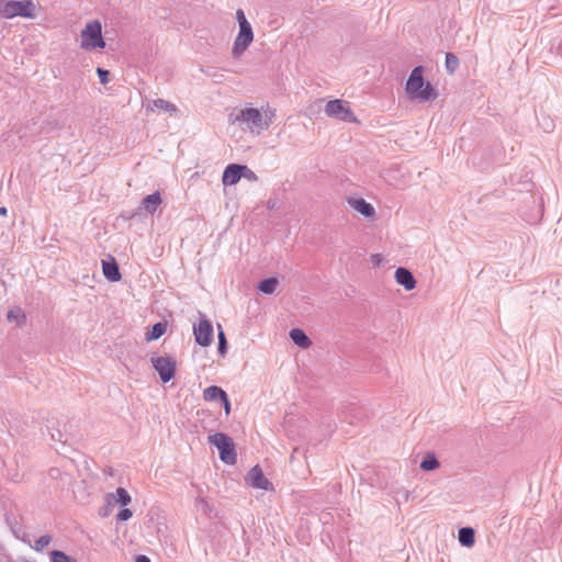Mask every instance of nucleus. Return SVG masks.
<instances>
[{"instance_id":"obj_1","label":"nucleus","mask_w":562,"mask_h":562,"mask_svg":"<svg viewBox=\"0 0 562 562\" xmlns=\"http://www.w3.org/2000/svg\"><path fill=\"white\" fill-rule=\"evenodd\" d=\"M424 70L423 66H416L406 81L405 91L412 100L427 102L438 97V92L431 83L425 81Z\"/></svg>"},{"instance_id":"obj_2","label":"nucleus","mask_w":562,"mask_h":562,"mask_svg":"<svg viewBox=\"0 0 562 562\" xmlns=\"http://www.w3.org/2000/svg\"><path fill=\"white\" fill-rule=\"evenodd\" d=\"M274 115L273 112H271V115L268 116L267 114L263 116L262 113L256 109V108H246L240 110L235 117L233 119V122H238L241 124H245L246 127L251 132L256 134H260L262 131L267 130L269 125L272 123V116Z\"/></svg>"},{"instance_id":"obj_3","label":"nucleus","mask_w":562,"mask_h":562,"mask_svg":"<svg viewBox=\"0 0 562 562\" xmlns=\"http://www.w3.org/2000/svg\"><path fill=\"white\" fill-rule=\"evenodd\" d=\"M0 16L8 20L15 16L34 19L35 5L32 0H0Z\"/></svg>"},{"instance_id":"obj_4","label":"nucleus","mask_w":562,"mask_h":562,"mask_svg":"<svg viewBox=\"0 0 562 562\" xmlns=\"http://www.w3.org/2000/svg\"><path fill=\"white\" fill-rule=\"evenodd\" d=\"M80 47L85 50L102 49L105 41L102 36V25L99 20L88 22L80 34Z\"/></svg>"},{"instance_id":"obj_5","label":"nucleus","mask_w":562,"mask_h":562,"mask_svg":"<svg viewBox=\"0 0 562 562\" xmlns=\"http://www.w3.org/2000/svg\"><path fill=\"white\" fill-rule=\"evenodd\" d=\"M209 442L218 450L220 460L228 465L237 462V453L233 439L224 432H215L209 436Z\"/></svg>"},{"instance_id":"obj_6","label":"nucleus","mask_w":562,"mask_h":562,"mask_svg":"<svg viewBox=\"0 0 562 562\" xmlns=\"http://www.w3.org/2000/svg\"><path fill=\"white\" fill-rule=\"evenodd\" d=\"M150 362L164 383L169 382L176 374L177 363L169 356H153Z\"/></svg>"},{"instance_id":"obj_7","label":"nucleus","mask_w":562,"mask_h":562,"mask_svg":"<svg viewBox=\"0 0 562 562\" xmlns=\"http://www.w3.org/2000/svg\"><path fill=\"white\" fill-rule=\"evenodd\" d=\"M324 112L327 116L339 119L344 122L357 121L351 109L345 105V102L339 99L328 101L325 105Z\"/></svg>"},{"instance_id":"obj_8","label":"nucleus","mask_w":562,"mask_h":562,"mask_svg":"<svg viewBox=\"0 0 562 562\" xmlns=\"http://www.w3.org/2000/svg\"><path fill=\"white\" fill-rule=\"evenodd\" d=\"M254 40V32L251 25L248 21H244L240 23L239 32L237 37L235 38L234 46L232 49V54L235 58L239 57L247 47L251 44Z\"/></svg>"},{"instance_id":"obj_9","label":"nucleus","mask_w":562,"mask_h":562,"mask_svg":"<svg viewBox=\"0 0 562 562\" xmlns=\"http://www.w3.org/2000/svg\"><path fill=\"white\" fill-rule=\"evenodd\" d=\"M213 325L204 316L198 324L193 325V335L195 342L202 347H207L213 340Z\"/></svg>"},{"instance_id":"obj_10","label":"nucleus","mask_w":562,"mask_h":562,"mask_svg":"<svg viewBox=\"0 0 562 562\" xmlns=\"http://www.w3.org/2000/svg\"><path fill=\"white\" fill-rule=\"evenodd\" d=\"M245 480H246L247 484L254 488H259V490H265V491L272 488L271 482L268 479H266V476L263 475V472L259 465L252 467L249 470V472L247 473Z\"/></svg>"},{"instance_id":"obj_11","label":"nucleus","mask_w":562,"mask_h":562,"mask_svg":"<svg viewBox=\"0 0 562 562\" xmlns=\"http://www.w3.org/2000/svg\"><path fill=\"white\" fill-rule=\"evenodd\" d=\"M245 171H249V168L245 165L238 164H229L222 176V181L224 186H234L243 177Z\"/></svg>"},{"instance_id":"obj_12","label":"nucleus","mask_w":562,"mask_h":562,"mask_svg":"<svg viewBox=\"0 0 562 562\" xmlns=\"http://www.w3.org/2000/svg\"><path fill=\"white\" fill-rule=\"evenodd\" d=\"M395 280L406 291H411L416 286V279L411 270L404 267H398L395 270Z\"/></svg>"},{"instance_id":"obj_13","label":"nucleus","mask_w":562,"mask_h":562,"mask_svg":"<svg viewBox=\"0 0 562 562\" xmlns=\"http://www.w3.org/2000/svg\"><path fill=\"white\" fill-rule=\"evenodd\" d=\"M132 498L128 492L123 487H117L115 493H109L105 496V502L109 506H115L117 504L126 506L131 503Z\"/></svg>"},{"instance_id":"obj_14","label":"nucleus","mask_w":562,"mask_h":562,"mask_svg":"<svg viewBox=\"0 0 562 562\" xmlns=\"http://www.w3.org/2000/svg\"><path fill=\"white\" fill-rule=\"evenodd\" d=\"M162 199L159 191H156L151 194L146 195L142 201L139 209L145 210L148 214H154L159 205L161 204Z\"/></svg>"},{"instance_id":"obj_15","label":"nucleus","mask_w":562,"mask_h":562,"mask_svg":"<svg viewBox=\"0 0 562 562\" xmlns=\"http://www.w3.org/2000/svg\"><path fill=\"white\" fill-rule=\"evenodd\" d=\"M102 270L105 279L111 282H117L122 278L119 265L114 259L111 262L102 261Z\"/></svg>"},{"instance_id":"obj_16","label":"nucleus","mask_w":562,"mask_h":562,"mask_svg":"<svg viewBox=\"0 0 562 562\" xmlns=\"http://www.w3.org/2000/svg\"><path fill=\"white\" fill-rule=\"evenodd\" d=\"M146 110L147 111L160 110V111L167 112L169 114H173L178 111L177 106L173 103L166 101L164 99H156V100H153L151 102L147 103Z\"/></svg>"},{"instance_id":"obj_17","label":"nucleus","mask_w":562,"mask_h":562,"mask_svg":"<svg viewBox=\"0 0 562 562\" xmlns=\"http://www.w3.org/2000/svg\"><path fill=\"white\" fill-rule=\"evenodd\" d=\"M290 338L300 348L306 349L312 345V340L301 328H292L290 330Z\"/></svg>"},{"instance_id":"obj_18","label":"nucleus","mask_w":562,"mask_h":562,"mask_svg":"<svg viewBox=\"0 0 562 562\" xmlns=\"http://www.w3.org/2000/svg\"><path fill=\"white\" fill-rule=\"evenodd\" d=\"M350 204L356 211L366 217H373L375 214V210L372 204L367 202L364 199H352L350 200Z\"/></svg>"},{"instance_id":"obj_19","label":"nucleus","mask_w":562,"mask_h":562,"mask_svg":"<svg viewBox=\"0 0 562 562\" xmlns=\"http://www.w3.org/2000/svg\"><path fill=\"white\" fill-rule=\"evenodd\" d=\"M458 540L463 547H472L475 542V532L471 527H462L459 529Z\"/></svg>"},{"instance_id":"obj_20","label":"nucleus","mask_w":562,"mask_h":562,"mask_svg":"<svg viewBox=\"0 0 562 562\" xmlns=\"http://www.w3.org/2000/svg\"><path fill=\"white\" fill-rule=\"evenodd\" d=\"M225 395H226V392L217 385L207 386L203 391V398L206 402H216V401L221 402L222 397H224Z\"/></svg>"},{"instance_id":"obj_21","label":"nucleus","mask_w":562,"mask_h":562,"mask_svg":"<svg viewBox=\"0 0 562 562\" xmlns=\"http://www.w3.org/2000/svg\"><path fill=\"white\" fill-rule=\"evenodd\" d=\"M279 284V281L277 278H267V279H263L261 280L259 283H258V290L265 294H273L274 291L277 290V286Z\"/></svg>"},{"instance_id":"obj_22","label":"nucleus","mask_w":562,"mask_h":562,"mask_svg":"<svg viewBox=\"0 0 562 562\" xmlns=\"http://www.w3.org/2000/svg\"><path fill=\"white\" fill-rule=\"evenodd\" d=\"M167 325L165 323L158 322L154 324L146 334V340H157L166 333Z\"/></svg>"},{"instance_id":"obj_23","label":"nucleus","mask_w":562,"mask_h":562,"mask_svg":"<svg viewBox=\"0 0 562 562\" xmlns=\"http://www.w3.org/2000/svg\"><path fill=\"white\" fill-rule=\"evenodd\" d=\"M440 465L438 459L436 458L435 453L428 452L425 454L420 462V469L424 471H434L438 469Z\"/></svg>"},{"instance_id":"obj_24","label":"nucleus","mask_w":562,"mask_h":562,"mask_svg":"<svg viewBox=\"0 0 562 562\" xmlns=\"http://www.w3.org/2000/svg\"><path fill=\"white\" fill-rule=\"evenodd\" d=\"M7 318L9 322L16 323L18 326H22L26 321V316L21 307L10 310L7 314Z\"/></svg>"},{"instance_id":"obj_25","label":"nucleus","mask_w":562,"mask_h":562,"mask_svg":"<svg viewBox=\"0 0 562 562\" xmlns=\"http://www.w3.org/2000/svg\"><path fill=\"white\" fill-rule=\"evenodd\" d=\"M459 65L460 61L457 55H454L453 53L446 54V69L449 74H453L459 67Z\"/></svg>"},{"instance_id":"obj_26","label":"nucleus","mask_w":562,"mask_h":562,"mask_svg":"<svg viewBox=\"0 0 562 562\" xmlns=\"http://www.w3.org/2000/svg\"><path fill=\"white\" fill-rule=\"evenodd\" d=\"M50 562H77L64 551L54 550L50 552Z\"/></svg>"},{"instance_id":"obj_27","label":"nucleus","mask_w":562,"mask_h":562,"mask_svg":"<svg viewBox=\"0 0 562 562\" xmlns=\"http://www.w3.org/2000/svg\"><path fill=\"white\" fill-rule=\"evenodd\" d=\"M52 541V537L49 535H44V536H41L34 543V546H32V548L37 551V552H41L43 551Z\"/></svg>"},{"instance_id":"obj_28","label":"nucleus","mask_w":562,"mask_h":562,"mask_svg":"<svg viewBox=\"0 0 562 562\" xmlns=\"http://www.w3.org/2000/svg\"><path fill=\"white\" fill-rule=\"evenodd\" d=\"M218 328H220V331H218L217 350L221 356H225L227 352V340H226L225 334H224L223 329L221 328V326H218Z\"/></svg>"},{"instance_id":"obj_29","label":"nucleus","mask_w":562,"mask_h":562,"mask_svg":"<svg viewBox=\"0 0 562 562\" xmlns=\"http://www.w3.org/2000/svg\"><path fill=\"white\" fill-rule=\"evenodd\" d=\"M97 74H98L99 80L102 85H106L109 82V77H110L109 70L98 67Z\"/></svg>"},{"instance_id":"obj_30","label":"nucleus","mask_w":562,"mask_h":562,"mask_svg":"<svg viewBox=\"0 0 562 562\" xmlns=\"http://www.w3.org/2000/svg\"><path fill=\"white\" fill-rule=\"evenodd\" d=\"M7 477L10 482H13V483H20L22 481V475L20 474V472L16 469L9 470Z\"/></svg>"},{"instance_id":"obj_31","label":"nucleus","mask_w":562,"mask_h":562,"mask_svg":"<svg viewBox=\"0 0 562 562\" xmlns=\"http://www.w3.org/2000/svg\"><path fill=\"white\" fill-rule=\"evenodd\" d=\"M133 513L131 509L128 508H123L119 512L117 516H116V520L119 521H126L128 520L131 517H132Z\"/></svg>"},{"instance_id":"obj_32","label":"nucleus","mask_w":562,"mask_h":562,"mask_svg":"<svg viewBox=\"0 0 562 562\" xmlns=\"http://www.w3.org/2000/svg\"><path fill=\"white\" fill-rule=\"evenodd\" d=\"M221 403H222V405H223V407L225 409V414L229 415V413H231V402L228 400L227 394L224 397H222Z\"/></svg>"},{"instance_id":"obj_33","label":"nucleus","mask_w":562,"mask_h":562,"mask_svg":"<svg viewBox=\"0 0 562 562\" xmlns=\"http://www.w3.org/2000/svg\"><path fill=\"white\" fill-rule=\"evenodd\" d=\"M542 127L546 132H550L553 130L554 124L551 120H544V122L542 123Z\"/></svg>"},{"instance_id":"obj_34","label":"nucleus","mask_w":562,"mask_h":562,"mask_svg":"<svg viewBox=\"0 0 562 562\" xmlns=\"http://www.w3.org/2000/svg\"><path fill=\"white\" fill-rule=\"evenodd\" d=\"M236 15H237V20H238V23L240 24L241 22L244 21H247L245 14H244V11L241 9H238L237 12H236Z\"/></svg>"},{"instance_id":"obj_35","label":"nucleus","mask_w":562,"mask_h":562,"mask_svg":"<svg viewBox=\"0 0 562 562\" xmlns=\"http://www.w3.org/2000/svg\"><path fill=\"white\" fill-rule=\"evenodd\" d=\"M243 177L249 179V180H256L257 179V176L256 173L249 169V171H245V173H243Z\"/></svg>"},{"instance_id":"obj_36","label":"nucleus","mask_w":562,"mask_h":562,"mask_svg":"<svg viewBox=\"0 0 562 562\" xmlns=\"http://www.w3.org/2000/svg\"><path fill=\"white\" fill-rule=\"evenodd\" d=\"M135 562H151L147 555L139 554L136 557Z\"/></svg>"},{"instance_id":"obj_37","label":"nucleus","mask_w":562,"mask_h":562,"mask_svg":"<svg viewBox=\"0 0 562 562\" xmlns=\"http://www.w3.org/2000/svg\"><path fill=\"white\" fill-rule=\"evenodd\" d=\"M111 507H112V506H109V505H108V503H106V504H105V507H104V510H103V512H101L100 514H101L102 516H106V515L109 514V512H110V508H111Z\"/></svg>"},{"instance_id":"obj_38","label":"nucleus","mask_w":562,"mask_h":562,"mask_svg":"<svg viewBox=\"0 0 562 562\" xmlns=\"http://www.w3.org/2000/svg\"><path fill=\"white\" fill-rule=\"evenodd\" d=\"M7 213H8L7 207L5 206H1L0 207V215H7Z\"/></svg>"},{"instance_id":"obj_39","label":"nucleus","mask_w":562,"mask_h":562,"mask_svg":"<svg viewBox=\"0 0 562 562\" xmlns=\"http://www.w3.org/2000/svg\"><path fill=\"white\" fill-rule=\"evenodd\" d=\"M13 533L15 535V538H20L14 529H13Z\"/></svg>"}]
</instances>
